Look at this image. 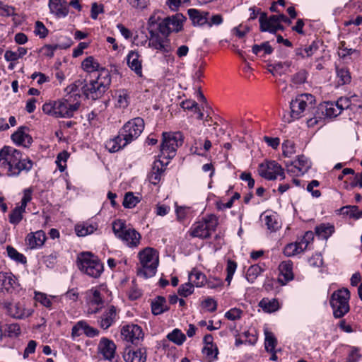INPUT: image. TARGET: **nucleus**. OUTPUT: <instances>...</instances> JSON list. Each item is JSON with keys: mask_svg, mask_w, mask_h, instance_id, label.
<instances>
[{"mask_svg": "<svg viewBox=\"0 0 362 362\" xmlns=\"http://www.w3.org/2000/svg\"><path fill=\"white\" fill-rule=\"evenodd\" d=\"M349 299L350 291L346 288L338 289L331 295L329 304L335 318H341L349 313L350 310Z\"/></svg>", "mask_w": 362, "mask_h": 362, "instance_id": "8", "label": "nucleus"}, {"mask_svg": "<svg viewBox=\"0 0 362 362\" xmlns=\"http://www.w3.org/2000/svg\"><path fill=\"white\" fill-rule=\"evenodd\" d=\"M264 221L267 228L272 231H275L280 227L274 215L265 216Z\"/></svg>", "mask_w": 362, "mask_h": 362, "instance_id": "56", "label": "nucleus"}, {"mask_svg": "<svg viewBox=\"0 0 362 362\" xmlns=\"http://www.w3.org/2000/svg\"><path fill=\"white\" fill-rule=\"evenodd\" d=\"M262 272V269L259 265L255 264L250 266L246 273L247 280L250 283H253Z\"/></svg>", "mask_w": 362, "mask_h": 362, "instance_id": "50", "label": "nucleus"}, {"mask_svg": "<svg viewBox=\"0 0 362 362\" xmlns=\"http://www.w3.org/2000/svg\"><path fill=\"white\" fill-rule=\"evenodd\" d=\"M20 288L17 278L11 272H0L1 293L4 295L16 293Z\"/></svg>", "mask_w": 362, "mask_h": 362, "instance_id": "16", "label": "nucleus"}, {"mask_svg": "<svg viewBox=\"0 0 362 362\" xmlns=\"http://www.w3.org/2000/svg\"><path fill=\"white\" fill-rule=\"evenodd\" d=\"M140 202L138 197L134 195L133 192H127L125 194L122 205L124 208L132 209Z\"/></svg>", "mask_w": 362, "mask_h": 362, "instance_id": "47", "label": "nucleus"}, {"mask_svg": "<svg viewBox=\"0 0 362 362\" xmlns=\"http://www.w3.org/2000/svg\"><path fill=\"white\" fill-rule=\"evenodd\" d=\"M238 264L237 263L231 259H228L227 261V266H226V281L228 284V286L230 284V282L233 279V276L236 271Z\"/></svg>", "mask_w": 362, "mask_h": 362, "instance_id": "52", "label": "nucleus"}, {"mask_svg": "<svg viewBox=\"0 0 362 362\" xmlns=\"http://www.w3.org/2000/svg\"><path fill=\"white\" fill-rule=\"evenodd\" d=\"M121 335L124 340L137 344L144 337V333L141 327L137 325H127L121 329Z\"/></svg>", "mask_w": 362, "mask_h": 362, "instance_id": "22", "label": "nucleus"}, {"mask_svg": "<svg viewBox=\"0 0 362 362\" xmlns=\"http://www.w3.org/2000/svg\"><path fill=\"white\" fill-rule=\"evenodd\" d=\"M203 124L205 127V129L204 131H200L199 134L216 136V130L218 127V124L217 122H214L211 117H207L205 121L203 122Z\"/></svg>", "mask_w": 362, "mask_h": 362, "instance_id": "41", "label": "nucleus"}, {"mask_svg": "<svg viewBox=\"0 0 362 362\" xmlns=\"http://www.w3.org/2000/svg\"><path fill=\"white\" fill-rule=\"evenodd\" d=\"M265 340L264 347L267 351H274L277 344V340L272 332L269 331L264 332Z\"/></svg>", "mask_w": 362, "mask_h": 362, "instance_id": "46", "label": "nucleus"}, {"mask_svg": "<svg viewBox=\"0 0 362 362\" xmlns=\"http://www.w3.org/2000/svg\"><path fill=\"white\" fill-rule=\"evenodd\" d=\"M127 62L131 70L139 76H142V59L141 55L136 51H130L127 56Z\"/></svg>", "mask_w": 362, "mask_h": 362, "instance_id": "30", "label": "nucleus"}, {"mask_svg": "<svg viewBox=\"0 0 362 362\" xmlns=\"http://www.w3.org/2000/svg\"><path fill=\"white\" fill-rule=\"evenodd\" d=\"M134 138V137H112L105 141V146L110 153H115L132 141Z\"/></svg>", "mask_w": 362, "mask_h": 362, "instance_id": "29", "label": "nucleus"}, {"mask_svg": "<svg viewBox=\"0 0 362 362\" xmlns=\"http://www.w3.org/2000/svg\"><path fill=\"white\" fill-rule=\"evenodd\" d=\"M252 50L255 54H258L261 51H263L265 54H270L273 52V48L269 42H264L261 45H253Z\"/></svg>", "mask_w": 362, "mask_h": 362, "instance_id": "54", "label": "nucleus"}, {"mask_svg": "<svg viewBox=\"0 0 362 362\" xmlns=\"http://www.w3.org/2000/svg\"><path fill=\"white\" fill-rule=\"evenodd\" d=\"M167 338L178 346L182 345L186 340V336L179 329H173L167 335Z\"/></svg>", "mask_w": 362, "mask_h": 362, "instance_id": "44", "label": "nucleus"}, {"mask_svg": "<svg viewBox=\"0 0 362 362\" xmlns=\"http://www.w3.org/2000/svg\"><path fill=\"white\" fill-rule=\"evenodd\" d=\"M187 13L194 26L202 27L206 25L209 12L196 8H189Z\"/></svg>", "mask_w": 362, "mask_h": 362, "instance_id": "31", "label": "nucleus"}, {"mask_svg": "<svg viewBox=\"0 0 362 362\" xmlns=\"http://www.w3.org/2000/svg\"><path fill=\"white\" fill-rule=\"evenodd\" d=\"M235 134L233 131L232 127L228 123H223L221 124H218V127L216 130V136H222L224 134H227L228 136H230L231 134Z\"/></svg>", "mask_w": 362, "mask_h": 362, "instance_id": "61", "label": "nucleus"}, {"mask_svg": "<svg viewBox=\"0 0 362 362\" xmlns=\"http://www.w3.org/2000/svg\"><path fill=\"white\" fill-rule=\"evenodd\" d=\"M144 127V120L141 117H135L124 124L119 136H140Z\"/></svg>", "mask_w": 362, "mask_h": 362, "instance_id": "21", "label": "nucleus"}, {"mask_svg": "<svg viewBox=\"0 0 362 362\" xmlns=\"http://www.w3.org/2000/svg\"><path fill=\"white\" fill-rule=\"evenodd\" d=\"M259 306L266 313H273L279 310V303L276 298H263Z\"/></svg>", "mask_w": 362, "mask_h": 362, "instance_id": "36", "label": "nucleus"}, {"mask_svg": "<svg viewBox=\"0 0 362 362\" xmlns=\"http://www.w3.org/2000/svg\"><path fill=\"white\" fill-rule=\"evenodd\" d=\"M119 320V310L114 305L105 308L97 320L98 325L103 329H107Z\"/></svg>", "mask_w": 362, "mask_h": 362, "instance_id": "20", "label": "nucleus"}, {"mask_svg": "<svg viewBox=\"0 0 362 362\" xmlns=\"http://www.w3.org/2000/svg\"><path fill=\"white\" fill-rule=\"evenodd\" d=\"M146 350L144 348H126L123 354V358L126 362H146Z\"/></svg>", "mask_w": 362, "mask_h": 362, "instance_id": "28", "label": "nucleus"}, {"mask_svg": "<svg viewBox=\"0 0 362 362\" xmlns=\"http://www.w3.org/2000/svg\"><path fill=\"white\" fill-rule=\"evenodd\" d=\"M78 268L83 274L97 279L104 271V265L100 259L90 252H83L77 257Z\"/></svg>", "mask_w": 362, "mask_h": 362, "instance_id": "6", "label": "nucleus"}, {"mask_svg": "<svg viewBox=\"0 0 362 362\" xmlns=\"http://www.w3.org/2000/svg\"><path fill=\"white\" fill-rule=\"evenodd\" d=\"M25 212V209L20 206H16L11 212L8 216V220L10 223L13 225H18L22 221L23 218V214Z\"/></svg>", "mask_w": 362, "mask_h": 362, "instance_id": "39", "label": "nucleus"}, {"mask_svg": "<svg viewBox=\"0 0 362 362\" xmlns=\"http://www.w3.org/2000/svg\"><path fill=\"white\" fill-rule=\"evenodd\" d=\"M69 153L64 151L59 153L57 157L56 163L57 164L59 169L61 172L64 171L66 168V162L69 158Z\"/></svg>", "mask_w": 362, "mask_h": 362, "instance_id": "59", "label": "nucleus"}, {"mask_svg": "<svg viewBox=\"0 0 362 362\" xmlns=\"http://www.w3.org/2000/svg\"><path fill=\"white\" fill-rule=\"evenodd\" d=\"M3 308L6 310L7 315L18 320L28 318L34 313L33 309L25 308V305L20 302L16 303L4 302Z\"/></svg>", "mask_w": 362, "mask_h": 362, "instance_id": "15", "label": "nucleus"}, {"mask_svg": "<svg viewBox=\"0 0 362 362\" xmlns=\"http://www.w3.org/2000/svg\"><path fill=\"white\" fill-rule=\"evenodd\" d=\"M303 252V249L300 247L298 242L287 244L283 250V253L286 257H292Z\"/></svg>", "mask_w": 362, "mask_h": 362, "instance_id": "45", "label": "nucleus"}, {"mask_svg": "<svg viewBox=\"0 0 362 362\" xmlns=\"http://www.w3.org/2000/svg\"><path fill=\"white\" fill-rule=\"evenodd\" d=\"M343 214L349 216L351 218L358 219L362 218V211L358 209L357 206H346L341 208Z\"/></svg>", "mask_w": 362, "mask_h": 362, "instance_id": "48", "label": "nucleus"}, {"mask_svg": "<svg viewBox=\"0 0 362 362\" xmlns=\"http://www.w3.org/2000/svg\"><path fill=\"white\" fill-rule=\"evenodd\" d=\"M151 17H154L155 23L159 27V32L162 35H169L172 32H179L183 27V22L185 20L182 14L177 13L171 17L162 18L160 13H154Z\"/></svg>", "mask_w": 362, "mask_h": 362, "instance_id": "11", "label": "nucleus"}, {"mask_svg": "<svg viewBox=\"0 0 362 362\" xmlns=\"http://www.w3.org/2000/svg\"><path fill=\"white\" fill-rule=\"evenodd\" d=\"M189 279L192 282L193 285L197 287H202L205 285L206 282V275L197 269H193L189 274Z\"/></svg>", "mask_w": 362, "mask_h": 362, "instance_id": "38", "label": "nucleus"}, {"mask_svg": "<svg viewBox=\"0 0 362 362\" xmlns=\"http://www.w3.org/2000/svg\"><path fill=\"white\" fill-rule=\"evenodd\" d=\"M350 352L346 358V362H358L361 358L360 349L356 346H350Z\"/></svg>", "mask_w": 362, "mask_h": 362, "instance_id": "57", "label": "nucleus"}, {"mask_svg": "<svg viewBox=\"0 0 362 362\" xmlns=\"http://www.w3.org/2000/svg\"><path fill=\"white\" fill-rule=\"evenodd\" d=\"M6 252L8 256L15 262L21 264H25L27 262L25 256L18 252L13 247L8 245L6 247Z\"/></svg>", "mask_w": 362, "mask_h": 362, "instance_id": "43", "label": "nucleus"}, {"mask_svg": "<svg viewBox=\"0 0 362 362\" xmlns=\"http://www.w3.org/2000/svg\"><path fill=\"white\" fill-rule=\"evenodd\" d=\"M293 264L291 260L283 261L280 263L279 266V275L277 281L281 285H286L293 279Z\"/></svg>", "mask_w": 362, "mask_h": 362, "instance_id": "25", "label": "nucleus"}, {"mask_svg": "<svg viewBox=\"0 0 362 362\" xmlns=\"http://www.w3.org/2000/svg\"><path fill=\"white\" fill-rule=\"evenodd\" d=\"M208 22L206 25L211 28L214 25H219L223 23V16L221 14H215L211 16L210 13L208 16Z\"/></svg>", "mask_w": 362, "mask_h": 362, "instance_id": "64", "label": "nucleus"}, {"mask_svg": "<svg viewBox=\"0 0 362 362\" xmlns=\"http://www.w3.org/2000/svg\"><path fill=\"white\" fill-rule=\"evenodd\" d=\"M81 68L86 72L93 73L98 71V74L100 73V70L105 69L100 66L98 60L93 56H89L83 60Z\"/></svg>", "mask_w": 362, "mask_h": 362, "instance_id": "34", "label": "nucleus"}, {"mask_svg": "<svg viewBox=\"0 0 362 362\" xmlns=\"http://www.w3.org/2000/svg\"><path fill=\"white\" fill-rule=\"evenodd\" d=\"M194 291V285L192 283L182 284L178 288V293L183 297H187Z\"/></svg>", "mask_w": 362, "mask_h": 362, "instance_id": "60", "label": "nucleus"}, {"mask_svg": "<svg viewBox=\"0 0 362 362\" xmlns=\"http://www.w3.org/2000/svg\"><path fill=\"white\" fill-rule=\"evenodd\" d=\"M218 223V219L216 216L209 215L192 224L188 233L192 238L207 239L216 230Z\"/></svg>", "mask_w": 362, "mask_h": 362, "instance_id": "9", "label": "nucleus"}, {"mask_svg": "<svg viewBox=\"0 0 362 362\" xmlns=\"http://www.w3.org/2000/svg\"><path fill=\"white\" fill-rule=\"evenodd\" d=\"M151 306L152 313L155 315H160L170 309L166 299L160 296H157L152 300Z\"/></svg>", "mask_w": 362, "mask_h": 362, "instance_id": "33", "label": "nucleus"}, {"mask_svg": "<svg viewBox=\"0 0 362 362\" xmlns=\"http://www.w3.org/2000/svg\"><path fill=\"white\" fill-rule=\"evenodd\" d=\"M286 166L288 173L293 176H300L308 171L311 167V162L304 155H300L294 161L287 163Z\"/></svg>", "mask_w": 362, "mask_h": 362, "instance_id": "17", "label": "nucleus"}, {"mask_svg": "<svg viewBox=\"0 0 362 362\" xmlns=\"http://www.w3.org/2000/svg\"><path fill=\"white\" fill-rule=\"evenodd\" d=\"M97 229L96 224L83 223L75 226V231L78 236L84 237L92 234Z\"/></svg>", "mask_w": 362, "mask_h": 362, "instance_id": "37", "label": "nucleus"}, {"mask_svg": "<svg viewBox=\"0 0 362 362\" xmlns=\"http://www.w3.org/2000/svg\"><path fill=\"white\" fill-rule=\"evenodd\" d=\"M49 11L57 18H65L69 14V4L66 0H49Z\"/></svg>", "mask_w": 362, "mask_h": 362, "instance_id": "26", "label": "nucleus"}, {"mask_svg": "<svg viewBox=\"0 0 362 362\" xmlns=\"http://www.w3.org/2000/svg\"><path fill=\"white\" fill-rule=\"evenodd\" d=\"M55 296H47L46 293L41 292H35V300L40 303L42 305L47 308H52V299H54Z\"/></svg>", "mask_w": 362, "mask_h": 362, "instance_id": "42", "label": "nucleus"}, {"mask_svg": "<svg viewBox=\"0 0 362 362\" xmlns=\"http://www.w3.org/2000/svg\"><path fill=\"white\" fill-rule=\"evenodd\" d=\"M34 32L35 35H38L40 38H45L48 34V30L47 28L41 21H39L35 23Z\"/></svg>", "mask_w": 362, "mask_h": 362, "instance_id": "63", "label": "nucleus"}, {"mask_svg": "<svg viewBox=\"0 0 362 362\" xmlns=\"http://www.w3.org/2000/svg\"><path fill=\"white\" fill-rule=\"evenodd\" d=\"M202 353L206 356L207 361L211 362L217 358L218 349L214 345L205 346L202 349Z\"/></svg>", "mask_w": 362, "mask_h": 362, "instance_id": "51", "label": "nucleus"}, {"mask_svg": "<svg viewBox=\"0 0 362 362\" xmlns=\"http://www.w3.org/2000/svg\"><path fill=\"white\" fill-rule=\"evenodd\" d=\"M45 240V233L42 230L28 233L25 239L26 246L30 250L42 247Z\"/></svg>", "mask_w": 362, "mask_h": 362, "instance_id": "27", "label": "nucleus"}, {"mask_svg": "<svg viewBox=\"0 0 362 362\" xmlns=\"http://www.w3.org/2000/svg\"><path fill=\"white\" fill-rule=\"evenodd\" d=\"M111 83V76L107 69L100 70L95 79L90 80L83 86V92L87 98L95 100L100 98Z\"/></svg>", "mask_w": 362, "mask_h": 362, "instance_id": "7", "label": "nucleus"}, {"mask_svg": "<svg viewBox=\"0 0 362 362\" xmlns=\"http://www.w3.org/2000/svg\"><path fill=\"white\" fill-rule=\"evenodd\" d=\"M58 48V45H45L41 48L40 52L43 56L52 58Z\"/></svg>", "mask_w": 362, "mask_h": 362, "instance_id": "58", "label": "nucleus"}, {"mask_svg": "<svg viewBox=\"0 0 362 362\" xmlns=\"http://www.w3.org/2000/svg\"><path fill=\"white\" fill-rule=\"evenodd\" d=\"M205 285L211 289L221 290L223 287V281L220 278L209 277L208 279H206Z\"/></svg>", "mask_w": 362, "mask_h": 362, "instance_id": "53", "label": "nucleus"}, {"mask_svg": "<svg viewBox=\"0 0 362 362\" xmlns=\"http://www.w3.org/2000/svg\"><path fill=\"white\" fill-rule=\"evenodd\" d=\"M258 173L262 177L267 180H274L278 177H280V180L285 178L284 168L275 160H265L259 164Z\"/></svg>", "mask_w": 362, "mask_h": 362, "instance_id": "13", "label": "nucleus"}, {"mask_svg": "<svg viewBox=\"0 0 362 362\" xmlns=\"http://www.w3.org/2000/svg\"><path fill=\"white\" fill-rule=\"evenodd\" d=\"M165 171V166L160 159L156 160L152 165L151 172L149 175V180L153 185H157Z\"/></svg>", "mask_w": 362, "mask_h": 362, "instance_id": "32", "label": "nucleus"}, {"mask_svg": "<svg viewBox=\"0 0 362 362\" xmlns=\"http://www.w3.org/2000/svg\"><path fill=\"white\" fill-rule=\"evenodd\" d=\"M351 102L349 98L341 97L335 102H325L321 105V110L327 117H336L344 110L350 107Z\"/></svg>", "mask_w": 362, "mask_h": 362, "instance_id": "14", "label": "nucleus"}, {"mask_svg": "<svg viewBox=\"0 0 362 362\" xmlns=\"http://www.w3.org/2000/svg\"><path fill=\"white\" fill-rule=\"evenodd\" d=\"M317 47L313 43L305 47H298L295 49V54L299 58L310 57L317 51Z\"/></svg>", "mask_w": 362, "mask_h": 362, "instance_id": "40", "label": "nucleus"}, {"mask_svg": "<svg viewBox=\"0 0 362 362\" xmlns=\"http://www.w3.org/2000/svg\"><path fill=\"white\" fill-rule=\"evenodd\" d=\"M155 18L150 17L148 22L147 30L149 33L148 45L152 48L163 54L165 57L170 54L173 51V47L168 35H162L159 32V27L155 23Z\"/></svg>", "mask_w": 362, "mask_h": 362, "instance_id": "4", "label": "nucleus"}, {"mask_svg": "<svg viewBox=\"0 0 362 362\" xmlns=\"http://www.w3.org/2000/svg\"><path fill=\"white\" fill-rule=\"evenodd\" d=\"M33 161L23 158L22 153L16 148L5 146L0 150V167L6 170L8 177H18L28 173L33 167Z\"/></svg>", "mask_w": 362, "mask_h": 362, "instance_id": "2", "label": "nucleus"}, {"mask_svg": "<svg viewBox=\"0 0 362 362\" xmlns=\"http://www.w3.org/2000/svg\"><path fill=\"white\" fill-rule=\"evenodd\" d=\"M76 89L75 84L67 86L66 91L68 94L61 100L44 104L42 111L54 117H73L81 105V95L76 93Z\"/></svg>", "mask_w": 362, "mask_h": 362, "instance_id": "1", "label": "nucleus"}, {"mask_svg": "<svg viewBox=\"0 0 362 362\" xmlns=\"http://www.w3.org/2000/svg\"><path fill=\"white\" fill-rule=\"evenodd\" d=\"M315 97L308 93L298 95L290 103L291 119H287L288 122H291L293 119L300 118L304 115V112L312 108L315 104Z\"/></svg>", "mask_w": 362, "mask_h": 362, "instance_id": "12", "label": "nucleus"}, {"mask_svg": "<svg viewBox=\"0 0 362 362\" xmlns=\"http://www.w3.org/2000/svg\"><path fill=\"white\" fill-rule=\"evenodd\" d=\"M337 78L339 85H344L351 81L349 71L345 68H337Z\"/></svg>", "mask_w": 362, "mask_h": 362, "instance_id": "49", "label": "nucleus"}, {"mask_svg": "<svg viewBox=\"0 0 362 362\" xmlns=\"http://www.w3.org/2000/svg\"><path fill=\"white\" fill-rule=\"evenodd\" d=\"M313 239L314 233L309 230L305 233L300 241H297L300 247L303 249V252L308 248L309 244L313 242Z\"/></svg>", "mask_w": 362, "mask_h": 362, "instance_id": "55", "label": "nucleus"}, {"mask_svg": "<svg viewBox=\"0 0 362 362\" xmlns=\"http://www.w3.org/2000/svg\"><path fill=\"white\" fill-rule=\"evenodd\" d=\"M283 154L289 157L295 153V145L292 141L286 140L282 144Z\"/></svg>", "mask_w": 362, "mask_h": 362, "instance_id": "62", "label": "nucleus"}, {"mask_svg": "<svg viewBox=\"0 0 362 362\" xmlns=\"http://www.w3.org/2000/svg\"><path fill=\"white\" fill-rule=\"evenodd\" d=\"M115 237L129 248L137 247L141 243V234L124 220L116 219L112 223Z\"/></svg>", "mask_w": 362, "mask_h": 362, "instance_id": "3", "label": "nucleus"}, {"mask_svg": "<svg viewBox=\"0 0 362 362\" xmlns=\"http://www.w3.org/2000/svg\"><path fill=\"white\" fill-rule=\"evenodd\" d=\"M334 232V226L330 223H321L315 228L316 235L324 240H327Z\"/></svg>", "mask_w": 362, "mask_h": 362, "instance_id": "35", "label": "nucleus"}, {"mask_svg": "<svg viewBox=\"0 0 362 362\" xmlns=\"http://www.w3.org/2000/svg\"><path fill=\"white\" fill-rule=\"evenodd\" d=\"M260 30L275 33L278 30H282L284 26L279 23L277 15L267 17L265 13H261L259 18Z\"/></svg>", "mask_w": 362, "mask_h": 362, "instance_id": "19", "label": "nucleus"}, {"mask_svg": "<svg viewBox=\"0 0 362 362\" xmlns=\"http://www.w3.org/2000/svg\"><path fill=\"white\" fill-rule=\"evenodd\" d=\"M99 334L100 331L90 326L86 320H79L72 327L71 337L72 339H75L84 334L87 337L93 338Z\"/></svg>", "mask_w": 362, "mask_h": 362, "instance_id": "18", "label": "nucleus"}, {"mask_svg": "<svg viewBox=\"0 0 362 362\" xmlns=\"http://www.w3.org/2000/svg\"><path fill=\"white\" fill-rule=\"evenodd\" d=\"M182 141V137H180V140H177V137H163L160 144L161 153L165 158H173L178 146L181 145Z\"/></svg>", "mask_w": 362, "mask_h": 362, "instance_id": "23", "label": "nucleus"}, {"mask_svg": "<svg viewBox=\"0 0 362 362\" xmlns=\"http://www.w3.org/2000/svg\"><path fill=\"white\" fill-rule=\"evenodd\" d=\"M116 348L115 342L106 337L101 338L98 345V353L104 359L108 361H112L115 358Z\"/></svg>", "mask_w": 362, "mask_h": 362, "instance_id": "24", "label": "nucleus"}, {"mask_svg": "<svg viewBox=\"0 0 362 362\" xmlns=\"http://www.w3.org/2000/svg\"><path fill=\"white\" fill-rule=\"evenodd\" d=\"M110 294L107 286L104 284L89 290L87 292L88 313L94 314L98 313L103 307L105 300H109L108 296Z\"/></svg>", "mask_w": 362, "mask_h": 362, "instance_id": "10", "label": "nucleus"}, {"mask_svg": "<svg viewBox=\"0 0 362 362\" xmlns=\"http://www.w3.org/2000/svg\"><path fill=\"white\" fill-rule=\"evenodd\" d=\"M138 258L141 265L137 271L138 275L144 278L153 276L159 264L158 252L153 247H147L139 252Z\"/></svg>", "mask_w": 362, "mask_h": 362, "instance_id": "5", "label": "nucleus"}]
</instances>
